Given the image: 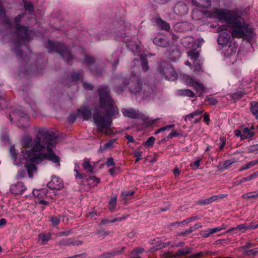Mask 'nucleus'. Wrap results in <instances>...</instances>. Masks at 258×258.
Masks as SVG:
<instances>
[{"mask_svg": "<svg viewBox=\"0 0 258 258\" xmlns=\"http://www.w3.org/2000/svg\"><path fill=\"white\" fill-rule=\"evenodd\" d=\"M57 142V137L52 131L44 128L39 129L34 140L30 137L23 138L24 146L30 147L31 149H24L18 158L21 163H25L29 177H32L37 171L36 164L44 159L56 163V166H60L59 158L52 150Z\"/></svg>", "mask_w": 258, "mask_h": 258, "instance_id": "f257e3e1", "label": "nucleus"}, {"mask_svg": "<svg viewBox=\"0 0 258 258\" xmlns=\"http://www.w3.org/2000/svg\"><path fill=\"white\" fill-rule=\"evenodd\" d=\"M99 95V103L98 107L94 108L93 121L97 131L106 135L111 134L110 126L112 118L118 114V110L114 105V101L110 96L107 87L98 89Z\"/></svg>", "mask_w": 258, "mask_h": 258, "instance_id": "f03ea898", "label": "nucleus"}, {"mask_svg": "<svg viewBox=\"0 0 258 258\" xmlns=\"http://www.w3.org/2000/svg\"><path fill=\"white\" fill-rule=\"evenodd\" d=\"M23 17V15H19L14 20V24H12L6 17L5 10L3 8L0 3V22L1 27H5L7 33L6 36H11L13 44L15 46L13 51L15 52L18 59L23 56L20 47L24 44L25 41H29L31 39V35L34 33L32 31H29L27 27L22 26L19 23Z\"/></svg>", "mask_w": 258, "mask_h": 258, "instance_id": "7ed1b4c3", "label": "nucleus"}, {"mask_svg": "<svg viewBox=\"0 0 258 258\" xmlns=\"http://www.w3.org/2000/svg\"><path fill=\"white\" fill-rule=\"evenodd\" d=\"M201 12L205 17L227 21L229 26L232 29L230 33L233 37L244 38L247 36V34L251 32V29L249 25L243 18L237 17L234 12H226L219 9Z\"/></svg>", "mask_w": 258, "mask_h": 258, "instance_id": "20e7f679", "label": "nucleus"}, {"mask_svg": "<svg viewBox=\"0 0 258 258\" xmlns=\"http://www.w3.org/2000/svg\"><path fill=\"white\" fill-rule=\"evenodd\" d=\"M122 82L124 84L123 86L116 88V91L118 94L122 92L126 89L127 84L129 90L132 93L141 94L142 92L144 98L153 97L154 96L155 86L146 84H141V80L134 72L132 73L130 80L124 79Z\"/></svg>", "mask_w": 258, "mask_h": 258, "instance_id": "39448f33", "label": "nucleus"}, {"mask_svg": "<svg viewBox=\"0 0 258 258\" xmlns=\"http://www.w3.org/2000/svg\"><path fill=\"white\" fill-rule=\"evenodd\" d=\"M46 46L49 52L54 51L60 54L63 59L68 63L73 59L70 50L68 48L64 47L63 43L48 40Z\"/></svg>", "mask_w": 258, "mask_h": 258, "instance_id": "423d86ee", "label": "nucleus"}, {"mask_svg": "<svg viewBox=\"0 0 258 258\" xmlns=\"http://www.w3.org/2000/svg\"><path fill=\"white\" fill-rule=\"evenodd\" d=\"M158 72L163 78L169 80H175L177 79V75L174 69L168 63L162 61L157 68Z\"/></svg>", "mask_w": 258, "mask_h": 258, "instance_id": "0eeeda50", "label": "nucleus"}, {"mask_svg": "<svg viewBox=\"0 0 258 258\" xmlns=\"http://www.w3.org/2000/svg\"><path fill=\"white\" fill-rule=\"evenodd\" d=\"M11 121H15L18 120V126L20 127H26L29 124V118L28 114L19 109H16L13 111L9 116Z\"/></svg>", "mask_w": 258, "mask_h": 258, "instance_id": "6e6552de", "label": "nucleus"}, {"mask_svg": "<svg viewBox=\"0 0 258 258\" xmlns=\"http://www.w3.org/2000/svg\"><path fill=\"white\" fill-rule=\"evenodd\" d=\"M84 64L87 65L88 69L93 76H97L101 74L102 69H99L96 64L94 63V59L90 55H84Z\"/></svg>", "mask_w": 258, "mask_h": 258, "instance_id": "1a4fd4ad", "label": "nucleus"}, {"mask_svg": "<svg viewBox=\"0 0 258 258\" xmlns=\"http://www.w3.org/2000/svg\"><path fill=\"white\" fill-rule=\"evenodd\" d=\"M184 79L188 86L192 87L197 93L199 94V96L202 95L205 89L203 84L194 80L188 75L184 76Z\"/></svg>", "mask_w": 258, "mask_h": 258, "instance_id": "9d476101", "label": "nucleus"}, {"mask_svg": "<svg viewBox=\"0 0 258 258\" xmlns=\"http://www.w3.org/2000/svg\"><path fill=\"white\" fill-rule=\"evenodd\" d=\"M47 186L51 189L59 190L63 187V183L59 178L54 176L47 183Z\"/></svg>", "mask_w": 258, "mask_h": 258, "instance_id": "9b49d317", "label": "nucleus"}, {"mask_svg": "<svg viewBox=\"0 0 258 258\" xmlns=\"http://www.w3.org/2000/svg\"><path fill=\"white\" fill-rule=\"evenodd\" d=\"M26 188L24 184L20 181L18 182L15 184L12 185L11 186L10 191L13 194L21 195L23 193Z\"/></svg>", "mask_w": 258, "mask_h": 258, "instance_id": "f8f14e48", "label": "nucleus"}, {"mask_svg": "<svg viewBox=\"0 0 258 258\" xmlns=\"http://www.w3.org/2000/svg\"><path fill=\"white\" fill-rule=\"evenodd\" d=\"M227 195L224 194L215 195L205 200H200L198 201V203L201 205H208L218 199H223Z\"/></svg>", "mask_w": 258, "mask_h": 258, "instance_id": "ddd939ff", "label": "nucleus"}, {"mask_svg": "<svg viewBox=\"0 0 258 258\" xmlns=\"http://www.w3.org/2000/svg\"><path fill=\"white\" fill-rule=\"evenodd\" d=\"M153 42L154 44L160 47H167L169 45L168 39L164 36L157 35L153 39Z\"/></svg>", "mask_w": 258, "mask_h": 258, "instance_id": "4468645a", "label": "nucleus"}, {"mask_svg": "<svg viewBox=\"0 0 258 258\" xmlns=\"http://www.w3.org/2000/svg\"><path fill=\"white\" fill-rule=\"evenodd\" d=\"M79 115H81L84 120H88L91 117V111L90 109L87 107H81L78 110Z\"/></svg>", "mask_w": 258, "mask_h": 258, "instance_id": "2eb2a0df", "label": "nucleus"}, {"mask_svg": "<svg viewBox=\"0 0 258 258\" xmlns=\"http://www.w3.org/2000/svg\"><path fill=\"white\" fill-rule=\"evenodd\" d=\"M230 39V35L227 32H222L220 34L218 39V43L220 45H226L229 42Z\"/></svg>", "mask_w": 258, "mask_h": 258, "instance_id": "dca6fc26", "label": "nucleus"}, {"mask_svg": "<svg viewBox=\"0 0 258 258\" xmlns=\"http://www.w3.org/2000/svg\"><path fill=\"white\" fill-rule=\"evenodd\" d=\"M192 4L198 7L207 8L211 6V0H191Z\"/></svg>", "mask_w": 258, "mask_h": 258, "instance_id": "f3484780", "label": "nucleus"}, {"mask_svg": "<svg viewBox=\"0 0 258 258\" xmlns=\"http://www.w3.org/2000/svg\"><path fill=\"white\" fill-rule=\"evenodd\" d=\"M83 169L88 173H93L94 167L91 165L90 161L88 159H85L82 164Z\"/></svg>", "mask_w": 258, "mask_h": 258, "instance_id": "a211bd4d", "label": "nucleus"}, {"mask_svg": "<svg viewBox=\"0 0 258 258\" xmlns=\"http://www.w3.org/2000/svg\"><path fill=\"white\" fill-rule=\"evenodd\" d=\"M156 23L162 30L168 31L170 28L169 24L160 18L156 20Z\"/></svg>", "mask_w": 258, "mask_h": 258, "instance_id": "6ab92c4d", "label": "nucleus"}, {"mask_svg": "<svg viewBox=\"0 0 258 258\" xmlns=\"http://www.w3.org/2000/svg\"><path fill=\"white\" fill-rule=\"evenodd\" d=\"M122 112L124 116L132 118H135L137 116L136 111L132 108H123L122 110Z\"/></svg>", "mask_w": 258, "mask_h": 258, "instance_id": "aec40b11", "label": "nucleus"}, {"mask_svg": "<svg viewBox=\"0 0 258 258\" xmlns=\"http://www.w3.org/2000/svg\"><path fill=\"white\" fill-rule=\"evenodd\" d=\"M179 94L182 96L194 97L195 96V93L189 89H180L178 90Z\"/></svg>", "mask_w": 258, "mask_h": 258, "instance_id": "412c9836", "label": "nucleus"}, {"mask_svg": "<svg viewBox=\"0 0 258 258\" xmlns=\"http://www.w3.org/2000/svg\"><path fill=\"white\" fill-rule=\"evenodd\" d=\"M190 251L191 248L185 247L183 249H179L175 253H174V255H173V256L176 257L182 256L189 253Z\"/></svg>", "mask_w": 258, "mask_h": 258, "instance_id": "4be33fe9", "label": "nucleus"}, {"mask_svg": "<svg viewBox=\"0 0 258 258\" xmlns=\"http://www.w3.org/2000/svg\"><path fill=\"white\" fill-rule=\"evenodd\" d=\"M118 53L114 52L111 55L110 61L113 69H115L118 63Z\"/></svg>", "mask_w": 258, "mask_h": 258, "instance_id": "5701e85b", "label": "nucleus"}, {"mask_svg": "<svg viewBox=\"0 0 258 258\" xmlns=\"http://www.w3.org/2000/svg\"><path fill=\"white\" fill-rule=\"evenodd\" d=\"M250 111L251 113L255 115V117L258 118V102H253L250 103Z\"/></svg>", "mask_w": 258, "mask_h": 258, "instance_id": "b1692460", "label": "nucleus"}, {"mask_svg": "<svg viewBox=\"0 0 258 258\" xmlns=\"http://www.w3.org/2000/svg\"><path fill=\"white\" fill-rule=\"evenodd\" d=\"M258 163V159L256 160L251 161L250 162L247 163L246 164L243 165L242 166L240 167V168L239 169L240 171H243L244 170L250 168V167H252L253 166L255 165V164Z\"/></svg>", "mask_w": 258, "mask_h": 258, "instance_id": "393cba45", "label": "nucleus"}, {"mask_svg": "<svg viewBox=\"0 0 258 258\" xmlns=\"http://www.w3.org/2000/svg\"><path fill=\"white\" fill-rule=\"evenodd\" d=\"M188 56L192 59H194V61H196L199 56V52L195 49L189 51L187 53Z\"/></svg>", "mask_w": 258, "mask_h": 258, "instance_id": "a878e982", "label": "nucleus"}, {"mask_svg": "<svg viewBox=\"0 0 258 258\" xmlns=\"http://www.w3.org/2000/svg\"><path fill=\"white\" fill-rule=\"evenodd\" d=\"M205 101H208L210 105H215L218 103L217 99L210 95H207L205 98Z\"/></svg>", "mask_w": 258, "mask_h": 258, "instance_id": "bb28decb", "label": "nucleus"}, {"mask_svg": "<svg viewBox=\"0 0 258 258\" xmlns=\"http://www.w3.org/2000/svg\"><path fill=\"white\" fill-rule=\"evenodd\" d=\"M10 152L11 155L13 158L14 164L16 165H19L20 163H17L16 161L17 159V156L16 154V150L14 146H11Z\"/></svg>", "mask_w": 258, "mask_h": 258, "instance_id": "cd10ccee", "label": "nucleus"}, {"mask_svg": "<svg viewBox=\"0 0 258 258\" xmlns=\"http://www.w3.org/2000/svg\"><path fill=\"white\" fill-rule=\"evenodd\" d=\"M51 235L50 234L40 233L39 235V239L42 240V243L45 244L49 240Z\"/></svg>", "mask_w": 258, "mask_h": 258, "instance_id": "c85d7f7f", "label": "nucleus"}, {"mask_svg": "<svg viewBox=\"0 0 258 258\" xmlns=\"http://www.w3.org/2000/svg\"><path fill=\"white\" fill-rule=\"evenodd\" d=\"M33 194L35 197L41 199L43 198L44 195H46V191L44 189H35L33 191Z\"/></svg>", "mask_w": 258, "mask_h": 258, "instance_id": "c756f323", "label": "nucleus"}, {"mask_svg": "<svg viewBox=\"0 0 258 258\" xmlns=\"http://www.w3.org/2000/svg\"><path fill=\"white\" fill-rule=\"evenodd\" d=\"M243 199H252V198H258V192H250L246 193L242 195Z\"/></svg>", "mask_w": 258, "mask_h": 258, "instance_id": "7c9ffc66", "label": "nucleus"}, {"mask_svg": "<svg viewBox=\"0 0 258 258\" xmlns=\"http://www.w3.org/2000/svg\"><path fill=\"white\" fill-rule=\"evenodd\" d=\"M116 197L111 198L110 200L109 209L111 211H114L116 208Z\"/></svg>", "mask_w": 258, "mask_h": 258, "instance_id": "2f4dec72", "label": "nucleus"}, {"mask_svg": "<svg viewBox=\"0 0 258 258\" xmlns=\"http://www.w3.org/2000/svg\"><path fill=\"white\" fill-rule=\"evenodd\" d=\"M88 182L92 185H95L100 182V179L95 176H90L88 179Z\"/></svg>", "mask_w": 258, "mask_h": 258, "instance_id": "473e14b6", "label": "nucleus"}, {"mask_svg": "<svg viewBox=\"0 0 258 258\" xmlns=\"http://www.w3.org/2000/svg\"><path fill=\"white\" fill-rule=\"evenodd\" d=\"M253 128H254L252 126L249 128L246 127L243 128V131L244 133L247 135L246 137L251 138L253 136V133L251 132Z\"/></svg>", "mask_w": 258, "mask_h": 258, "instance_id": "72a5a7b5", "label": "nucleus"}, {"mask_svg": "<svg viewBox=\"0 0 258 258\" xmlns=\"http://www.w3.org/2000/svg\"><path fill=\"white\" fill-rule=\"evenodd\" d=\"M141 60L142 61V69L144 71H147L149 69V67L148 64V62L147 59L145 57H144L143 55L141 56Z\"/></svg>", "mask_w": 258, "mask_h": 258, "instance_id": "f704fd0d", "label": "nucleus"}, {"mask_svg": "<svg viewBox=\"0 0 258 258\" xmlns=\"http://www.w3.org/2000/svg\"><path fill=\"white\" fill-rule=\"evenodd\" d=\"M71 77L73 81L76 82L82 79V75L80 73H73L71 74Z\"/></svg>", "mask_w": 258, "mask_h": 258, "instance_id": "c9c22d12", "label": "nucleus"}, {"mask_svg": "<svg viewBox=\"0 0 258 258\" xmlns=\"http://www.w3.org/2000/svg\"><path fill=\"white\" fill-rule=\"evenodd\" d=\"M115 142V140L113 139V140H111L110 141H109L108 142H107L106 143H105L104 144V147H103V148L102 149L101 147H100L99 148V150H106L107 149H109L110 148H111L113 144H114Z\"/></svg>", "mask_w": 258, "mask_h": 258, "instance_id": "e433bc0d", "label": "nucleus"}, {"mask_svg": "<svg viewBox=\"0 0 258 258\" xmlns=\"http://www.w3.org/2000/svg\"><path fill=\"white\" fill-rule=\"evenodd\" d=\"M200 235L204 238L209 237L211 235L209 229H204L200 232Z\"/></svg>", "mask_w": 258, "mask_h": 258, "instance_id": "4c0bfd02", "label": "nucleus"}, {"mask_svg": "<svg viewBox=\"0 0 258 258\" xmlns=\"http://www.w3.org/2000/svg\"><path fill=\"white\" fill-rule=\"evenodd\" d=\"M108 33L107 32H103L101 34H100V36L98 38H95V39L96 41L98 40H103L107 39L109 37Z\"/></svg>", "mask_w": 258, "mask_h": 258, "instance_id": "58836bf2", "label": "nucleus"}, {"mask_svg": "<svg viewBox=\"0 0 258 258\" xmlns=\"http://www.w3.org/2000/svg\"><path fill=\"white\" fill-rule=\"evenodd\" d=\"M96 234H97L99 237L104 238L109 235V232L105 231V230H97L96 232Z\"/></svg>", "mask_w": 258, "mask_h": 258, "instance_id": "ea45409f", "label": "nucleus"}, {"mask_svg": "<svg viewBox=\"0 0 258 258\" xmlns=\"http://www.w3.org/2000/svg\"><path fill=\"white\" fill-rule=\"evenodd\" d=\"M155 141V138L153 137H150L144 143V145L148 147L152 146Z\"/></svg>", "mask_w": 258, "mask_h": 258, "instance_id": "a19ab883", "label": "nucleus"}, {"mask_svg": "<svg viewBox=\"0 0 258 258\" xmlns=\"http://www.w3.org/2000/svg\"><path fill=\"white\" fill-rule=\"evenodd\" d=\"M50 221L53 225L56 226L60 223V217L52 216Z\"/></svg>", "mask_w": 258, "mask_h": 258, "instance_id": "79ce46f5", "label": "nucleus"}, {"mask_svg": "<svg viewBox=\"0 0 258 258\" xmlns=\"http://www.w3.org/2000/svg\"><path fill=\"white\" fill-rule=\"evenodd\" d=\"M258 253V248H255V249H252L250 250L246 249L245 250V253L247 255H256Z\"/></svg>", "mask_w": 258, "mask_h": 258, "instance_id": "37998d69", "label": "nucleus"}, {"mask_svg": "<svg viewBox=\"0 0 258 258\" xmlns=\"http://www.w3.org/2000/svg\"><path fill=\"white\" fill-rule=\"evenodd\" d=\"M79 165L77 164H75V169L74 170V172L76 173V174L75 175L76 178H78L79 179H82L83 177V175L82 174L80 173L78 168H79Z\"/></svg>", "mask_w": 258, "mask_h": 258, "instance_id": "c03bdc74", "label": "nucleus"}, {"mask_svg": "<svg viewBox=\"0 0 258 258\" xmlns=\"http://www.w3.org/2000/svg\"><path fill=\"white\" fill-rule=\"evenodd\" d=\"M249 227L250 225L246 226V224H240L235 227V229H236V230H242L243 231H244L247 229H250Z\"/></svg>", "mask_w": 258, "mask_h": 258, "instance_id": "a18cd8bd", "label": "nucleus"}, {"mask_svg": "<svg viewBox=\"0 0 258 258\" xmlns=\"http://www.w3.org/2000/svg\"><path fill=\"white\" fill-rule=\"evenodd\" d=\"M78 115H79L78 113L77 114H75V113L71 114L68 118V121L71 123H73L75 121V120H76L77 116H78Z\"/></svg>", "mask_w": 258, "mask_h": 258, "instance_id": "49530a36", "label": "nucleus"}, {"mask_svg": "<svg viewBox=\"0 0 258 258\" xmlns=\"http://www.w3.org/2000/svg\"><path fill=\"white\" fill-rule=\"evenodd\" d=\"M24 8L26 10L28 11L29 12H32L33 9V6L31 3H25Z\"/></svg>", "mask_w": 258, "mask_h": 258, "instance_id": "de8ad7c7", "label": "nucleus"}, {"mask_svg": "<svg viewBox=\"0 0 258 258\" xmlns=\"http://www.w3.org/2000/svg\"><path fill=\"white\" fill-rule=\"evenodd\" d=\"M201 161V159H197L194 162L190 163V167H195L196 168H198L200 165V162Z\"/></svg>", "mask_w": 258, "mask_h": 258, "instance_id": "09e8293b", "label": "nucleus"}, {"mask_svg": "<svg viewBox=\"0 0 258 258\" xmlns=\"http://www.w3.org/2000/svg\"><path fill=\"white\" fill-rule=\"evenodd\" d=\"M194 230L192 229L191 227H190L188 229L185 230L184 231L181 232L178 234V236H183L188 234H189L193 232Z\"/></svg>", "mask_w": 258, "mask_h": 258, "instance_id": "8fccbe9b", "label": "nucleus"}, {"mask_svg": "<svg viewBox=\"0 0 258 258\" xmlns=\"http://www.w3.org/2000/svg\"><path fill=\"white\" fill-rule=\"evenodd\" d=\"M194 69L195 71L200 72L202 70V66L199 62H197V61H194Z\"/></svg>", "mask_w": 258, "mask_h": 258, "instance_id": "3c124183", "label": "nucleus"}, {"mask_svg": "<svg viewBox=\"0 0 258 258\" xmlns=\"http://www.w3.org/2000/svg\"><path fill=\"white\" fill-rule=\"evenodd\" d=\"M60 245H71V240L70 239H62L60 241Z\"/></svg>", "mask_w": 258, "mask_h": 258, "instance_id": "603ef678", "label": "nucleus"}, {"mask_svg": "<svg viewBox=\"0 0 258 258\" xmlns=\"http://www.w3.org/2000/svg\"><path fill=\"white\" fill-rule=\"evenodd\" d=\"M113 159L112 157L107 159L106 165L107 167H110L114 165Z\"/></svg>", "mask_w": 258, "mask_h": 258, "instance_id": "864d4df0", "label": "nucleus"}, {"mask_svg": "<svg viewBox=\"0 0 258 258\" xmlns=\"http://www.w3.org/2000/svg\"><path fill=\"white\" fill-rule=\"evenodd\" d=\"M83 86L84 88V89L89 90H92L93 88L92 85L91 84L87 82H84L83 83Z\"/></svg>", "mask_w": 258, "mask_h": 258, "instance_id": "5fc2aeb1", "label": "nucleus"}, {"mask_svg": "<svg viewBox=\"0 0 258 258\" xmlns=\"http://www.w3.org/2000/svg\"><path fill=\"white\" fill-rule=\"evenodd\" d=\"M134 194V191H127V190H125V191H123L122 192V196L124 197V198H126V197L128 196H132Z\"/></svg>", "mask_w": 258, "mask_h": 258, "instance_id": "6e6d98bb", "label": "nucleus"}, {"mask_svg": "<svg viewBox=\"0 0 258 258\" xmlns=\"http://www.w3.org/2000/svg\"><path fill=\"white\" fill-rule=\"evenodd\" d=\"M235 162V161L234 159L228 160L224 162V165L225 167H227Z\"/></svg>", "mask_w": 258, "mask_h": 258, "instance_id": "4d7b16f0", "label": "nucleus"}, {"mask_svg": "<svg viewBox=\"0 0 258 258\" xmlns=\"http://www.w3.org/2000/svg\"><path fill=\"white\" fill-rule=\"evenodd\" d=\"M249 151L250 152H254L258 151V144L250 146L249 148Z\"/></svg>", "mask_w": 258, "mask_h": 258, "instance_id": "13d9d810", "label": "nucleus"}, {"mask_svg": "<svg viewBox=\"0 0 258 258\" xmlns=\"http://www.w3.org/2000/svg\"><path fill=\"white\" fill-rule=\"evenodd\" d=\"M192 113H189V114L186 115L184 117V120L186 122H187L188 120L190 121L195 116Z\"/></svg>", "mask_w": 258, "mask_h": 258, "instance_id": "bf43d9fd", "label": "nucleus"}, {"mask_svg": "<svg viewBox=\"0 0 258 258\" xmlns=\"http://www.w3.org/2000/svg\"><path fill=\"white\" fill-rule=\"evenodd\" d=\"M135 156L138 158V159H142V152L139 150H136L135 151L134 153Z\"/></svg>", "mask_w": 258, "mask_h": 258, "instance_id": "052dcab7", "label": "nucleus"}, {"mask_svg": "<svg viewBox=\"0 0 258 258\" xmlns=\"http://www.w3.org/2000/svg\"><path fill=\"white\" fill-rule=\"evenodd\" d=\"M110 223V220L109 219H102L99 226L105 225L107 224Z\"/></svg>", "mask_w": 258, "mask_h": 258, "instance_id": "680f3d73", "label": "nucleus"}, {"mask_svg": "<svg viewBox=\"0 0 258 258\" xmlns=\"http://www.w3.org/2000/svg\"><path fill=\"white\" fill-rule=\"evenodd\" d=\"M117 169L116 167L110 168L109 170V172L110 173V174L112 176H114L116 174V171L117 170Z\"/></svg>", "mask_w": 258, "mask_h": 258, "instance_id": "e2e57ef3", "label": "nucleus"}, {"mask_svg": "<svg viewBox=\"0 0 258 258\" xmlns=\"http://www.w3.org/2000/svg\"><path fill=\"white\" fill-rule=\"evenodd\" d=\"M220 141L221 142V145L219 147V149L220 150H222L224 149V146L225 145V140L223 138H220Z\"/></svg>", "mask_w": 258, "mask_h": 258, "instance_id": "0e129e2a", "label": "nucleus"}, {"mask_svg": "<svg viewBox=\"0 0 258 258\" xmlns=\"http://www.w3.org/2000/svg\"><path fill=\"white\" fill-rule=\"evenodd\" d=\"M178 135V134L176 131H173L172 132H171L168 136V138H172L173 137H175Z\"/></svg>", "mask_w": 258, "mask_h": 258, "instance_id": "69168bd1", "label": "nucleus"}, {"mask_svg": "<svg viewBox=\"0 0 258 258\" xmlns=\"http://www.w3.org/2000/svg\"><path fill=\"white\" fill-rule=\"evenodd\" d=\"M194 231L202 227V225L200 223H196L194 226H191Z\"/></svg>", "mask_w": 258, "mask_h": 258, "instance_id": "338daca9", "label": "nucleus"}, {"mask_svg": "<svg viewBox=\"0 0 258 258\" xmlns=\"http://www.w3.org/2000/svg\"><path fill=\"white\" fill-rule=\"evenodd\" d=\"M209 230L210 231V233L211 234V235L215 233H217L218 232H219V230H218V227H214V228H209Z\"/></svg>", "mask_w": 258, "mask_h": 258, "instance_id": "774afa93", "label": "nucleus"}]
</instances>
